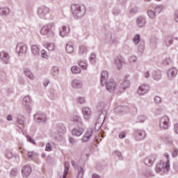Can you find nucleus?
I'll return each instance as SVG.
<instances>
[{
    "label": "nucleus",
    "mask_w": 178,
    "mask_h": 178,
    "mask_svg": "<svg viewBox=\"0 0 178 178\" xmlns=\"http://www.w3.org/2000/svg\"><path fill=\"white\" fill-rule=\"evenodd\" d=\"M106 118V111L104 110L102 111L100 114L99 115V117L95 122V131L92 130L90 131V137L94 136L93 140L98 144L99 141L102 140V138H100L99 134H98L97 131L101 129L102 127V124H104V122H105V118Z\"/></svg>",
    "instance_id": "f257e3e1"
},
{
    "label": "nucleus",
    "mask_w": 178,
    "mask_h": 178,
    "mask_svg": "<svg viewBox=\"0 0 178 178\" xmlns=\"http://www.w3.org/2000/svg\"><path fill=\"white\" fill-rule=\"evenodd\" d=\"M71 122H72L74 126H76L77 128H74L72 131L73 136H76L79 137L83 133H84V129H83V120L79 116H74L71 118Z\"/></svg>",
    "instance_id": "f03ea898"
},
{
    "label": "nucleus",
    "mask_w": 178,
    "mask_h": 178,
    "mask_svg": "<svg viewBox=\"0 0 178 178\" xmlns=\"http://www.w3.org/2000/svg\"><path fill=\"white\" fill-rule=\"evenodd\" d=\"M71 10L73 17L74 19H81L86 15V6H80L79 4H72L71 6Z\"/></svg>",
    "instance_id": "7ed1b4c3"
},
{
    "label": "nucleus",
    "mask_w": 178,
    "mask_h": 178,
    "mask_svg": "<svg viewBox=\"0 0 178 178\" xmlns=\"http://www.w3.org/2000/svg\"><path fill=\"white\" fill-rule=\"evenodd\" d=\"M170 170V163L168 160L166 161H161L159 162L155 167L156 173L159 175H164V173H168Z\"/></svg>",
    "instance_id": "20e7f679"
},
{
    "label": "nucleus",
    "mask_w": 178,
    "mask_h": 178,
    "mask_svg": "<svg viewBox=\"0 0 178 178\" xmlns=\"http://www.w3.org/2000/svg\"><path fill=\"white\" fill-rule=\"evenodd\" d=\"M55 24L53 22H50L44 26L40 30V34L42 35H47L48 37H51V38H54L55 37V32L52 31V27H54Z\"/></svg>",
    "instance_id": "39448f33"
},
{
    "label": "nucleus",
    "mask_w": 178,
    "mask_h": 178,
    "mask_svg": "<svg viewBox=\"0 0 178 178\" xmlns=\"http://www.w3.org/2000/svg\"><path fill=\"white\" fill-rule=\"evenodd\" d=\"M169 117L164 115L159 120V127L160 130H168L169 129Z\"/></svg>",
    "instance_id": "423d86ee"
},
{
    "label": "nucleus",
    "mask_w": 178,
    "mask_h": 178,
    "mask_svg": "<svg viewBox=\"0 0 178 178\" xmlns=\"http://www.w3.org/2000/svg\"><path fill=\"white\" fill-rule=\"evenodd\" d=\"M104 84H106V90H107L108 92H113V91L116 90V87L118 86V84L113 79L107 81V82H106V83Z\"/></svg>",
    "instance_id": "0eeeda50"
},
{
    "label": "nucleus",
    "mask_w": 178,
    "mask_h": 178,
    "mask_svg": "<svg viewBox=\"0 0 178 178\" xmlns=\"http://www.w3.org/2000/svg\"><path fill=\"white\" fill-rule=\"evenodd\" d=\"M49 13V8L47 6H42L38 9V15L40 19H45V16Z\"/></svg>",
    "instance_id": "6e6552de"
},
{
    "label": "nucleus",
    "mask_w": 178,
    "mask_h": 178,
    "mask_svg": "<svg viewBox=\"0 0 178 178\" xmlns=\"http://www.w3.org/2000/svg\"><path fill=\"white\" fill-rule=\"evenodd\" d=\"M15 51L18 54L19 56H22L24 54L27 52V45L23 43H18L16 46Z\"/></svg>",
    "instance_id": "1a4fd4ad"
},
{
    "label": "nucleus",
    "mask_w": 178,
    "mask_h": 178,
    "mask_svg": "<svg viewBox=\"0 0 178 178\" xmlns=\"http://www.w3.org/2000/svg\"><path fill=\"white\" fill-rule=\"evenodd\" d=\"M33 119L36 123H45V122H47V116L42 113L35 114Z\"/></svg>",
    "instance_id": "9d476101"
},
{
    "label": "nucleus",
    "mask_w": 178,
    "mask_h": 178,
    "mask_svg": "<svg viewBox=\"0 0 178 178\" xmlns=\"http://www.w3.org/2000/svg\"><path fill=\"white\" fill-rule=\"evenodd\" d=\"M0 60L4 65H8L10 60V56H9L8 52L3 51L0 52Z\"/></svg>",
    "instance_id": "9b49d317"
},
{
    "label": "nucleus",
    "mask_w": 178,
    "mask_h": 178,
    "mask_svg": "<svg viewBox=\"0 0 178 178\" xmlns=\"http://www.w3.org/2000/svg\"><path fill=\"white\" fill-rule=\"evenodd\" d=\"M145 131L143 129H137L134 134V137L136 141H141V140H144V138H145Z\"/></svg>",
    "instance_id": "f8f14e48"
},
{
    "label": "nucleus",
    "mask_w": 178,
    "mask_h": 178,
    "mask_svg": "<svg viewBox=\"0 0 178 178\" xmlns=\"http://www.w3.org/2000/svg\"><path fill=\"white\" fill-rule=\"evenodd\" d=\"M147 91H149V85L142 84L138 87L137 92L138 95H145Z\"/></svg>",
    "instance_id": "ddd939ff"
},
{
    "label": "nucleus",
    "mask_w": 178,
    "mask_h": 178,
    "mask_svg": "<svg viewBox=\"0 0 178 178\" xmlns=\"http://www.w3.org/2000/svg\"><path fill=\"white\" fill-rule=\"evenodd\" d=\"M155 161H156V154H152L145 159L144 163L146 166H152Z\"/></svg>",
    "instance_id": "4468645a"
},
{
    "label": "nucleus",
    "mask_w": 178,
    "mask_h": 178,
    "mask_svg": "<svg viewBox=\"0 0 178 178\" xmlns=\"http://www.w3.org/2000/svg\"><path fill=\"white\" fill-rule=\"evenodd\" d=\"M71 86L74 89V90H80L83 87V81L74 79L71 82Z\"/></svg>",
    "instance_id": "2eb2a0df"
},
{
    "label": "nucleus",
    "mask_w": 178,
    "mask_h": 178,
    "mask_svg": "<svg viewBox=\"0 0 178 178\" xmlns=\"http://www.w3.org/2000/svg\"><path fill=\"white\" fill-rule=\"evenodd\" d=\"M167 76L169 80H173L177 76V70L175 67H171L167 71Z\"/></svg>",
    "instance_id": "dca6fc26"
},
{
    "label": "nucleus",
    "mask_w": 178,
    "mask_h": 178,
    "mask_svg": "<svg viewBox=\"0 0 178 178\" xmlns=\"http://www.w3.org/2000/svg\"><path fill=\"white\" fill-rule=\"evenodd\" d=\"M70 33V28L69 26H63L61 28H60V35L63 38H65V37H67Z\"/></svg>",
    "instance_id": "f3484780"
},
{
    "label": "nucleus",
    "mask_w": 178,
    "mask_h": 178,
    "mask_svg": "<svg viewBox=\"0 0 178 178\" xmlns=\"http://www.w3.org/2000/svg\"><path fill=\"white\" fill-rule=\"evenodd\" d=\"M129 87H130V81H129L127 78H125V79L121 83L118 91L119 92H123L124 90H126V88H129Z\"/></svg>",
    "instance_id": "a211bd4d"
},
{
    "label": "nucleus",
    "mask_w": 178,
    "mask_h": 178,
    "mask_svg": "<svg viewBox=\"0 0 178 178\" xmlns=\"http://www.w3.org/2000/svg\"><path fill=\"white\" fill-rule=\"evenodd\" d=\"M124 63V59L122 56H118L115 60V65L118 69V70H120L123 64Z\"/></svg>",
    "instance_id": "6ab92c4d"
},
{
    "label": "nucleus",
    "mask_w": 178,
    "mask_h": 178,
    "mask_svg": "<svg viewBox=\"0 0 178 178\" xmlns=\"http://www.w3.org/2000/svg\"><path fill=\"white\" fill-rule=\"evenodd\" d=\"M22 174L23 177H29V176H30L31 174V167H30L29 165L24 166L22 168Z\"/></svg>",
    "instance_id": "aec40b11"
},
{
    "label": "nucleus",
    "mask_w": 178,
    "mask_h": 178,
    "mask_svg": "<svg viewBox=\"0 0 178 178\" xmlns=\"http://www.w3.org/2000/svg\"><path fill=\"white\" fill-rule=\"evenodd\" d=\"M30 102H31V101L30 100V96H25L23 99L22 104L26 108V111H28L29 112L31 111V108L30 107Z\"/></svg>",
    "instance_id": "412c9836"
},
{
    "label": "nucleus",
    "mask_w": 178,
    "mask_h": 178,
    "mask_svg": "<svg viewBox=\"0 0 178 178\" xmlns=\"http://www.w3.org/2000/svg\"><path fill=\"white\" fill-rule=\"evenodd\" d=\"M109 77V74L108 71L104 70L101 74V84L102 86H105V83L108 82V78Z\"/></svg>",
    "instance_id": "4be33fe9"
},
{
    "label": "nucleus",
    "mask_w": 178,
    "mask_h": 178,
    "mask_svg": "<svg viewBox=\"0 0 178 178\" xmlns=\"http://www.w3.org/2000/svg\"><path fill=\"white\" fill-rule=\"evenodd\" d=\"M147 23V21L145 20V17L143 16H140L138 18H136V25L138 27H144Z\"/></svg>",
    "instance_id": "5701e85b"
},
{
    "label": "nucleus",
    "mask_w": 178,
    "mask_h": 178,
    "mask_svg": "<svg viewBox=\"0 0 178 178\" xmlns=\"http://www.w3.org/2000/svg\"><path fill=\"white\" fill-rule=\"evenodd\" d=\"M106 41L112 45L113 44H116V42H118V39L116 37L112 36V34L109 33L106 35Z\"/></svg>",
    "instance_id": "b1692460"
},
{
    "label": "nucleus",
    "mask_w": 178,
    "mask_h": 178,
    "mask_svg": "<svg viewBox=\"0 0 178 178\" xmlns=\"http://www.w3.org/2000/svg\"><path fill=\"white\" fill-rule=\"evenodd\" d=\"M82 113L85 120H90V108L88 107L82 108Z\"/></svg>",
    "instance_id": "393cba45"
},
{
    "label": "nucleus",
    "mask_w": 178,
    "mask_h": 178,
    "mask_svg": "<svg viewBox=\"0 0 178 178\" xmlns=\"http://www.w3.org/2000/svg\"><path fill=\"white\" fill-rule=\"evenodd\" d=\"M10 9L8 7L0 8V16H8Z\"/></svg>",
    "instance_id": "a878e982"
},
{
    "label": "nucleus",
    "mask_w": 178,
    "mask_h": 178,
    "mask_svg": "<svg viewBox=\"0 0 178 178\" xmlns=\"http://www.w3.org/2000/svg\"><path fill=\"white\" fill-rule=\"evenodd\" d=\"M31 52L34 56H38L40 55V47L35 44L31 46Z\"/></svg>",
    "instance_id": "bb28decb"
},
{
    "label": "nucleus",
    "mask_w": 178,
    "mask_h": 178,
    "mask_svg": "<svg viewBox=\"0 0 178 178\" xmlns=\"http://www.w3.org/2000/svg\"><path fill=\"white\" fill-rule=\"evenodd\" d=\"M152 76L154 80H161V79H162V72H161L160 70L154 71L152 73Z\"/></svg>",
    "instance_id": "cd10ccee"
},
{
    "label": "nucleus",
    "mask_w": 178,
    "mask_h": 178,
    "mask_svg": "<svg viewBox=\"0 0 178 178\" xmlns=\"http://www.w3.org/2000/svg\"><path fill=\"white\" fill-rule=\"evenodd\" d=\"M164 44L166 47H170L173 44V39L170 36H166L164 38Z\"/></svg>",
    "instance_id": "c85d7f7f"
},
{
    "label": "nucleus",
    "mask_w": 178,
    "mask_h": 178,
    "mask_svg": "<svg viewBox=\"0 0 178 178\" xmlns=\"http://www.w3.org/2000/svg\"><path fill=\"white\" fill-rule=\"evenodd\" d=\"M72 74H80L81 73V68L78 66L74 65L71 67Z\"/></svg>",
    "instance_id": "c756f323"
},
{
    "label": "nucleus",
    "mask_w": 178,
    "mask_h": 178,
    "mask_svg": "<svg viewBox=\"0 0 178 178\" xmlns=\"http://www.w3.org/2000/svg\"><path fill=\"white\" fill-rule=\"evenodd\" d=\"M70 166V163L69 161H66L65 163V169L63 175V178H66L67 176V173H69V168Z\"/></svg>",
    "instance_id": "7c9ffc66"
},
{
    "label": "nucleus",
    "mask_w": 178,
    "mask_h": 178,
    "mask_svg": "<svg viewBox=\"0 0 178 178\" xmlns=\"http://www.w3.org/2000/svg\"><path fill=\"white\" fill-rule=\"evenodd\" d=\"M78 65L83 70H87V67H88V64L86 60H80Z\"/></svg>",
    "instance_id": "2f4dec72"
},
{
    "label": "nucleus",
    "mask_w": 178,
    "mask_h": 178,
    "mask_svg": "<svg viewBox=\"0 0 178 178\" xmlns=\"http://www.w3.org/2000/svg\"><path fill=\"white\" fill-rule=\"evenodd\" d=\"M156 45H158V38L156 37H152L150 40V47L155 49L156 48Z\"/></svg>",
    "instance_id": "473e14b6"
},
{
    "label": "nucleus",
    "mask_w": 178,
    "mask_h": 178,
    "mask_svg": "<svg viewBox=\"0 0 178 178\" xmlns=\"http://www.w3.org/2000/svg\"><path fill=\"white\" fill-rule=\"evenodd\" d=\"M95 63H97V54H95V53H91L90 57V64L94 65Z\"/></svg>",
    "instance_id": "72a5a7b5"
},
{
    "label": "nucleus",
    "mask_w": 178,
    "mask_h": 178,
    "mask_svg": "<svg viewBox=\"0 0 178 178\" xmlns=\"http://www.w3.org/2000/svg\"><path fill=\"white\" fill-rule=\"evenodd\" d=\"M24 73L29 77V79H30V80H34V75H33V73L31 71H30V70L25 68Z\"/></svg>",
    "instance_id": "f704fd0d"
},
{
    "label": "nucleus",
    "mask_w": 178,
    "mask_h": 178,
    "mask_svg": "<svg viewBox=\"0 0 178 178\" xmlns=\"http://www.w3.org/2000/svg\"><path fill=\"white\" fill-rule=\"evenodd\" d=\"M65 51L67 52V54H73L74 52V47H73V45L67 44L65 46Z\"/></svg>",
    "instance_id": "c9c22d12"
},
{
    "label": "nucleus",
    "mask_w": 178,
    "mask_h": 178,
    "mask_svg": "<svg viewBox=\"0 0 178 178\" xmlns=\"http://www.w3.org/2000/svg\"><path fill=\"white\" fill-rule=\"evenodd\" d=\"M51 74H52V76H58L59 74V67L57 66H54L51 68Z\"/></svg>",
    "instance_id": "e433bc0d"
},
{
    "label": "nucleus",
    "mask_w": 178,
    "mask_h": 178,
    "mask_svg": "<svg viewBox=\"0 0 178 178\" xmlns=\"http://www.w3.org/2000/svg\"><path fill=\"white\" fill-rule=\"evenodd\" d=\"M147 16L149 19H154L156 17V13L152 10H147Z\"/></svg>",
    "instance_id": "4c0bfd02"
},
{
    "label": "nucleus",
    "mask_w": 178,
    "mask_h": 178,
    "mask_svg": "<svg viewBox=\"0 0 178 178\" xmlns=\"http://www.w3.org/2000/svg\"><path fill=\"white\" fill-rule=\"evenodd\" d=\"M90 140V131H87L81 138L82 143H87Z\"/></svg>",
    "instance_id": "58836bf2"
},
{
    "label": "nucleus",
    "mask_w": 178,
    "mask_h": 178,
    "mask_svg": "<svg viewBox=\"0 0 178 178\" xmlns=\"http://www.w3.org/2000/svg\"><path fill=\"white\" fill-rule=\"evenodd\" d=\"M144 48V42H140L138 47V54H139V55H143Z\"/></svg>",
    "instance_id": "ea45409f"
},
{
    "label": "nucleus",
    "mask_w": 178,
    "mask_h": 178,
    "mask_svg": "<svg viewBox=\"0 0 178 178\" xmlns=\"http://www.w3.org/2000/svg\"><path fill=\"white\" fill-rule=\"evenodd\" d=\"M88 52L87 47L84 45L79 46V55H84Z\"/></svg>",
    "instance_id": "a19ab883"
},
{
    "label": "nucleus",
    "mask_w": 178,
    "mask_h": 178,
    "mask_svg": "<svg viewBox=\"0 0 178 178\" xmlns=\"http://www.w3.org/2000/svg\"><path fill=\"white\" fill-rule=\"evenodd\" d=\"M44 47L48 49V51H55V44L54 43H47L44 44Z\"/></svg>",
    "instance_id": "79ce46f5"
},
{
    "label": "nucleus",
    "mask_w": 178,
    "mask_h": 178,
    "mask_svg": "<svg viewBox=\"0 0 178 178\" xmlns=\"http://www.w3.org/2000/svg\"><path fill=\"white\" fill-rule=\"evenodd\" d=\"M147 120V116L140 115L136 119V123H144Z\"/></svg>",
    "instance_id": "37998d69"
},
{
    "label": "nucleus",
    "mask_w": 178,
    "mask_h": 178,
    "mask_svg": "<svg viewBox=\"0 0 178 178\" xmlns=\"http://www.w3.org/2000/svg\"><path fill=\"white\" fill-rule=\"evenodd\" d=\"M113 155L115 156H118V158L120 159V161L123 160V156H122V152H120V151H118V150L114 151Z\"/></svg>",
    "instance_id": "c03bdc74"
},
{
    "label": "nucleus",
    "mask_w": 178,
    "mask_h": 178,
    "mask_svg": "<svg viewBox=\"0 0 178 178\" xmlns=\"http://www.w3.org/2000/svg\"><path fill=\"white\" fill-rule=\"evenodd\" d=\"M84 175V171L83 170V167H80L78 169V174L76 178H83V175Z\"/></svg>",
    "instance_id": "a18cd8bd"
},
{
    "label": "nucleus",
    "mask_w": 178,
    "mask_h": 178,
    "mask_svg": "<svg viewBox=\"0 0 178 178\" xmlns=\"http://www.w3.org/2000/svg\"><path fill=\"white\" fill-rule=\"evenodd\" d=\"M17 172H19V170H17V168H13L10 172L11 177H15V176H17Z\"/></svg>",
    "instance_id": "49530a36"
},
{
    "label": "nucleus",
    "mask_w": 178,
    "mask_h": 178,
    "mask_svg": "<svg viewBox=\"0 0 178 178\" xmlns=\"http://www.w3.org/2000/svg\"><path fill=\"white\" fill-rule=\"evenodd\" d=\"M146 177H154V172L151 170H147L144 172Z\"/></svg>",
    "instance_id": "de8ad7c7"
},
{
    "label": "nucleus",
    "mask_w": 178,
    "mask_h": 178,
    "mask_svg": "<svg viewBox=\"0 0 178 178\" xmlns=\"http://www.w3.org/2000/svg\"><path fill=\"white\" fill-rule=\"evenodd\" d=\"M170 63H172V59L170 58H167L163 61L164 66H168V65H170Z\"/></svg>",
    "instance_id": "09e8293b"
},
{
    "label": "nucleus",
    "mask_w": 178,
    "mask_h": 178,
    "mask_svg": "<svg viewBox=\"0 0 178 178\" xmlns=\"http://www.w3.org/2000/svg\"><path fill=\"white\" fill-rule=\"evenodd\" d=\"M83 154L86 155V158H88V156L90 155V147H86L83 149Z\"/></svg>",
    "instance_id": "8fccbe9b"
},
{
    "label": "nucleus",
    "mask_w": 178,
    "mask_h": 178,
    "mask_svg": "<svg viewBox=\"0 0 178 178\" xmlns=\"http://www.w3.org/2000/svg\"><path fill=\"white\" fill-rule=\"evenodd\" d=\"M35 156V152H28L27 153V156L29 159H30L31 161H33V158H34Z\"/></svg>",
    "instance_id": "3c124183"
},
{
    "label": "nucleus",
    "mask_w": 178,
    "mask_h": 178,
    "mask_svg": "<svg viewBox=\"0 0 178 178\" xmlns=\"http://www.w3.org/2000/svg\"><path fill=\"white\" fill-rule=\"evenodd\" d=\"M156 13H161L162 10H163V6H157L155 7L154 9Z\"/></svg>",
    "instance_id": "603ef678"
},
{
    "label": "nucleus",
    "mask_w": 178,
    "mask_h": 178,
    "mask_svg": "<svg viewBox=\"0 0 178 178\" xmlns=\"http://www.w3.org/2000/svg\"><path fill=\"white\" fill-rule=\"evenodd\" d=\"M133 41H134V44L136 45H137V44H138V42H140V35L139 34L136 35L133 39Z\"/></svg>",
    "instance_id": "864d4df0"
},
{
    "label": "nucleus",
    "mask_w": 178,
    "mask_h": 178,
    "mask_svg": "<svg viewBox=\"0 0 178 178\" xmlns=\"http://www.w3.org/2000/svg\"><path fill=\"white\" fill-rule=\"evenodd\" d=\"M6 158H7V159H12V158H13V153L10 151H7L6 152Z\"/></svg>",
    "instance_id": "5fc2aeb1"
},
{
    "label": "nucleus",
    "mask_w": 178,
    "mask_h": 178,
    "mask_svg": "<svg viewBox=\"0 0 178 178\" xmlns=\"http://www.w3.org/2000/svg\"><path fill=\"white\" fill-rule=\"evenodd\" d=\"M154 101L158 105V104H161V102H162V98L161 97L156 96L154 98Z\"/></svg>",
    "instance_id": "6e6d98bb"
},
{
    "label": "nucleus",
    "mask_w": 178,
    "mask_h": 178,
    "mask_svg": "<svg viewBox=\"0 0 178 178\" xmlns=\"http://www.w3.org/2000/svg\"><path fill=\"white\" fill-rule=\"evenodd\" d=\"M77 102L78 103L83 104H86V98L83 97H79L77 99Z\"/></svg>",
    "instance_id": "4d7b16f0"
},
{
    "label": "nucleus",
    "mask_w": 178,
    "mask_h": 178,
    "mask_svg": "<svg viewBox=\"0 0 178 178\" xmlns=\"http://www.w3.org/2000/svg\"><path fill=\"white\" fill-rule=\"evenodd\" d=\"M45 151H47L48 152H49L50 151H52V145H51V143H47L45 147Z\"/></svg>",
    "instance_id": "13d9d810"
},
{
    "label": "nucleus",
    "mask_w": 178,
    "mask_h": 178,
    "mask_svg": "<svg viewBox=\"0 0 178 178\" xmlns=\"http://www.w3.org/2000/svg\"><path fill=\"white\" fill-rule=\"evenodd\" d=\"M41 56H42V58H44V59H48V58H49L48 54H47V51L45 50L41 51Z\"/></svg>",
    "instance_id": "bf43d9fd"
},
{
    "label": "nucleus",
    "mask_w": 178,
    "mask_h": 178,
    "mask_svg": "<svg viewBox=\"0 0 178 178\" xmlns=\"http://www.w3.org/2000/svg\"><path fill=\"white\" fill-rule=\"evenodd\" d=\"M138 12V8L137 7L132 8L130 10L129 13L131 15H134Z\"/></svg>",
    "instance_id": "052dcab7"
},
{
    "label": "nucleus",
    "mask_w": 178,
    "mask_h": 178,
    "mask_svg": "<svg viewBox=\"0 0 178 178\" xmlns=\"http://www.w3.org/2000/svg\"><path fill=\"white\" fill-rule=\"evenodd\" d=\"M129 60L130 63L137 62V57L136 56H131V57H129Z\"/></svg>",
    "instance_id": "680f3d73"
},
{
    "label": "nucleus",
    "mask_w": 178,
    "mask_h": 178,
    "mask_svg": "<svg viewBox=\"0 0 178 178\" xmlns=\"http://www.w3.org/2000/svg\"><path fill=\"white\" fill-rule=\"evenodd\" d=\"M120 13V10H119L118 8H114L113 9V15L115 16H118Z\"/></svg>",
    "instance_id": "e2e57ef3"
},
{
    "label": "nucleus",
    "mask_w": 178,
    "mask_h": 178,
    "mask_svg": "<svg viewBox=\"0 0 178 178\" xmlns=\"http://www.w3.org/2000/svg\"><path fill=\"white\" fill-rule=\"evenodd\" d=\"M65 131H66V128H65V127H61L58 129V133L59 134H64Z\"/></svg>",
    "instance_id": "0e129e2a"
},
{
    "label": "nucleus",
    "mask_w": 178,
    "mask_h": 178,
    "mask_svg": "<svg viewBox=\"0 0 178 178\" xmlns=\"http://www.w3.org/2000/svg\"><path fill=\"white\" fill-rule=\"evenodd\" d=\"M124 106H118L115 108V112H124Z\"/></svg>",
    "instance_id": "69168bd1"
},
{
    "label": "nucleus",
    "mask_w": 178,
    "mask_h": 178,
    "mask_svg": "<svg viewBox=\"0 0 178 178\" xmlns=\"http://www.w3.org/2000/svg\"><path fill=\"white\" fill-rule=\"evenodd\" d=\"M174 20L178 23V9L175 10V11Z\"/></svg>",
    "instance_id": "338daca9"
},
{
    "label": "nucleus",
    "mask_w": 178,
    "mask_h": 178,
    "mask_svg": "<svg viewBox=\"0 0 178 178\" xmlns=\"http://www.w3.org/2000/svg\"><path fill=\"white\" fill-rule=\"evenodd\" d=\"M174 131L176 134H178V123L174 125Z\"/></svg>",
    "instance_id": "774afa93"
}]
</instances>
